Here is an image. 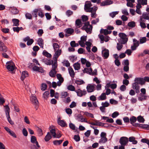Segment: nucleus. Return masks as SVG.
<instances>
[{
    "label": "nucleus",
    "instance_id": "nucleus-1",
    "mask_svg": "<svg viewBox=\"0 0 149 149\" xmlns=\"http://www.w3.org/2000/svg\"><path fill=\"white\" fill-rule=\"evenodd\" d=\"M56 77L57 79L58 80V81L57 82V83L55 82H52V86L54 88H56L57 85L60 86L64 81V79L61 74H57Z\"/></svg>",
    "mask_w": 149,
    "mask_h": 149
},
{
    "label": "nucleus",
    "instance_id": "nucleus-2",
    "mask_svg": "<svg viewBox=\"0 0 149 149\" xmlns=\"http://www.w3.org/2000/svg\"><path fill=\"white\" fill-rule=\"evenodd\" d=\"M118 36L120 38L119 40V43L124 44L127 42L128 38L125 34L122 33H119Z\"/></svg>",
    "mask_w": 149,
    "mask_h": 149
},
{
    "label": "nucleus",
    "instance_id": "nucleus-3",
    "mask_svg": "<svg viewBox=\"0 0 149 149\" xmlns=\"http://www.w3.org/2000/svg\"><path fill=\"white\" fill-rule=\"evenodd\" d=\"M92 28V26L90 24L89 22H87L84 23V25L81 28V29L82 30H85L87 33L90 34L91 33Z\"/></svg>",
    "mask_w": 149,
    "mask_h": 149
},
{
    "label": "nucleus",
    "instance_id": "nucleus-4",
    "mask_svg": "<svg viewBox=\"0 0 149 149\" xmlns=\"http://www.w3.org/2000/svg\"><path fill=\"white\" fill-rule=\"evenodd\" d=\"M100 139L99 141V143L100 144H103L106 143L107 140L106 137L107 134L104 132H102L101 133L100 135Z\"/></svg>",
    "mask_w": 149,
    "mask_h": 149
},
{
    "label": "nucleus",
    "instance_id": "nucleus-5",
    "mask_svg": "<svg viewBox=\"0 0 149 149\" xmlns=\"http://www.w3.org/2000/svg\"><path fill=\"white\" fill-rule=\"evenodd\" d=\"M31 101L35 105V108L37 110L39 107V102L36 96L32 95L30 97Z\"/></svg>",
    "mask_w": 149,
    "mask_h": 149
},
{
    "label": "nucleus",
    "instance_id": "nucleus-6",
    "mask_svg": "<svg viewBox=\"0 0 149 149\" xmlns=\"http://www.w3.org/2000/svg\"><path fill=\"white\" fill-rule=\"evenodd\" d=\"M7 68L9 71H13L15 69V65L14 63L12 61L7 62L6 63Z\"/></svg>",
    "mask_w": 149,
    "mask_h": 149
},
{
    "label": "nucleus",
    "instance_id": "nucleus-7",
    "mask_svg": "<svg viewBox=\"0 0 149 149\" xmlns=\"http://www.w3.org/2000/svg\"><path fill=\"white\" fill-rule=\"evenodd\" d=\"M133 45L131 46V48L132 50L134 51L137 48L139 45V42L135 38L133 39Z\"/></svg>",
    "mask_w": 149,
    "mask_h": 149
},
{
    "label": "nucleus",
    "instance_id": "nucleus-8",
    "mask_svg": "<svg viewBox=\"0 0 149 149\" xmlns=\"http://www.w3.org/2000/svg\"><path fill=\"white\" fill-rule=\"evenodd\" d=\"M95 84H88L86 86L87 91L88 93L93 92L95 90Z\"/></svg>",
    "mask_w": 149,
    "mask_h": 149
},
{
    "label": "nucleus",
    "instance_id": "nucleus-9",
    "mask_svg": "<svg viewBox=\"0 0 149 149\" xmlns=\"http://www.w3.org/2000/svg\"><path fill=\"white\" fill-rule=\"evenodd\" d=\"M119 142L121 145L125 146L128 142V139L126 137H122L120 139Z\"/></svg>",
    "mask_w": 149,
    "mask_h": 149
},
{
    "label": "nucleus",
    "instance_id": "nucleus-10",
    "mask_svg": "<svg viewBox=\"0 0 149 149\" xmlns=\"http://www.w3.org/2000/svg\"><path fill=\"white\" fill-rule=\"evenodd\" d=\"M92 6L91 3L90 1H87L86 2L84 9L86 12H87V10H89L91 9H93L94 8L93 7H91Z\"/></svg>",
    "mask_w": 149,
    "mask_h": 149
},
{
    "label": "nucleus",
    "instance_id": "nucleus-11",
    "mask_svg": "<svg viewBox=\"0 0 149 149\" xmlns=\"http://www.w3.org/2000/svg\"><path fill=\"white\" fill-rule=\"evenodd\" d=\"M97 9V7H95L94 8L92 9H91L89 10H87V12L91 13V17L93 18H95L96 17V12Z\"/></svg>",
    "mask_w": 149,
    "mask_h": 149
},
{
    "label": "nucleus",
    "instance_id": "nucleus-12",
    "mask_svg": "<svg viewBox=\"0 0 149 149\" xmlns=\"http://www.w3.org/2000/svg\"><path fill=\"white\" fill-rule=\"evenodd\" d=\"M75 92L77 93V95L79 97H82L83 95H85L86 93V91L85 90H81L80 89L76 90Z\"/></svg>",
    "mask_w": 149,
    "mask_h": 149
},
{
    "label": "nucleus",
    "instance_id": "nucleus-13",
    "mask_svg": "<svg viewBox=\"0 0 149 149\" xmlns=\"http://www.w3.org/2000/svg\"><path fill=\"white\" fill-rule=\"evenodd\" d=\"M102 56L104 59L107 58L109 56V50L106 49H105L102 50Z\"/></svg>",
    "mask_w": 149,
    "mask_h": 149
},
{
    "label": "nucleus",
    "instance_id": "nucleus-14",
    "mask_svg": "<svg viewBox=\"0 0 149 149\" xmlns=\"http://www.w3.org/2000/svg\"><path fill=\"white\" fill-rule=\"evenodd\" d=\"M54 60H57L61 54L62 50L61 49L54 51Z\"/></svg>",
    "mask_w": 149,
    "mask_h": 149
},
{
    "label": "nucleus",
    "instance_id": "nucleus-15",
    "mask_svg": "<svg viewBox=\"0 0 149 149\" xmlns=\"http://www.w3.org/2000/svg\"><path fill=\"white\" fill-rule=\"evenodd\" d=\"M58 124L62 127L67 126V125L66 123L63 120H61L60 118H58L57 120Z\"/></svg>",
    "mask_w": 149,
    "mask_h": 149
},
{
    "label": "nucleus",
    "instance_id": "nucleus-16",
    "mask_svg": "<svg viewBox=\"0 0 149 149\" xmlns=\"http://www.w3.org/2000/svg\"><path fill=\"white\" fill-rule=\"evenodd\" d=\"M135 81H137L138 84H141V85H143L144 84L145 80L143 78H141L140 77L136 78L135 79Z\"/></svg>",
    "mask_w": 149,
    "mask_h": 149
},
{
    "label": "nucleus",
    "instance_id": "nucleus-17",
    "mask_svg": "<svg viewBox=\"0 0 149 149\" xmlns=\"http://www.w3.org/2000/svg\"><path fill=\"white\" fill-rule=\"evenodd\" d=\"M37 44L41 48L43 49L44 47V41L41 38H39L37 40Z\"/></svg>",
    "mask_w": 149,
    "mask_h": 149
},
{
    "label": "nucleus",
    "instance_id": "nucleus-18",
    "mask_svg": "<svg viewBox=\"0 0 149 149\" xmlns=\"http://www.w3.org/2000/svg\"><path fill=\"white\" fill-rule=\"evenodd\" d=\"M127 1V6L128 7H130L131 8H133L134 6L133 3L135 2L134 0H126Z\"/></svg>",
    "mask_w": 149,
    "mask_h": 149
},
{
    "label": "nucleus",
    "instance_id": "nucleus-19",
    "mask_svg": "<svg viewBox=\"0 0 149 149\" xmlns=\"http://www.w3.org/2000/svg\"><path fill=\"white\" fill-rule=\"evenodd\" d=\"M68 70L71 77L73 78L74 77L75 73L72 68L70 67L68 68Z\"/></svg>",
    "mask_w": 149,
    "mask_h": 149
},
{
    "label": "nucleus",
    "instance_id": "nucleus-20",
    "mask_svg": "<svg viewBox=\"0 0 149 149\" xmlns=\"http://www.w3.org/2000/svg\"><path fill=\"white\" fill-rule=\"evenodd\" d=\"M113 3V1H111V0L107 1L101 3L100 4V5L101 6L108 5L112 4Z\"/></svg>",
    "mask_w": 149,
    "mask_h": 149
},
{
    "label": "nucleus",
    "instance_id": "nucleus-21",
    "mask_svg": "<svg viewBox=\"0 0 149 149\" xmlns=\"http://www.w3.org/2000/svg\"><path fill=\"white\" fill-rule=\"evenodd\" d=\"M33 70L34 71H38L41 73L43 72V69L40 67H38L35 66L33 68Z\"/></svg>",
    "mask_w": 149,
    "mask_h": 149
},
{
    "label": "nucleus",
    "instance_id": "nucleus-22",
    "mask_svg": "<svg viewBox=\"0 0 149 149\" xmlns=\"http://www.w3.org/2000/svg\"><path fill=\"white\" fill-rule=\"evenodd\" d=\"M92 71V69L91 68H85L83 70V71L84 73H87L90 75H91Z\"/></svg>",
    "mask_w": 149,
    "mask_h": 149
},
{
    "label": "nucleus",
    "instance_id": "nucleus-23",
    "mask_svg": "<svg viewBox=\"0 0 149 149\" xmlns=\"http://www.w3.org/2000/svg\"><path fill=\"white\" fill-rule=\"evenodd\" d=\"M100 32L101 33H103L105 35H107L110 34L111 32V31H109L108 29H101L100 31Z\"/></svg>",
    "mask_w": 149,
    "mask_h": 149
},
{
    "label": "nucleus",
    "instance_id": "nucleus-24",
    "mask_svg": "<svg viewBox=\"0 0 149 149\" xmlns=\"http://www.w3.org/2000/svg\"><path fill=\"white\" fill-rule=\"evenodd\" d=\"M82 25L81 21L79 19H77L75 21V26L77 28H80Z\"/></svg>",
    "mask_w": 149,
    "mask_h": 149
},
{
    "label": "nucleus",
    "instance_id": "nucleus-25",
    "mask_svg": "<svg viewBox=\"0 0 149 149\" xmlns=\"http://www.w3.org/2000/svg\"><path fill=\"white\" fill-rule=\"evenodd\" d=\"M28 73L26 71H23L22 74L21 79L23 81L26 77H28Z\"/></svg>",
    "mask_w": 149,
    "mask_h": 149
},
{
    "label": "nucleus",
    "instance_id": "nucleus-26",
    "mask_svg": "<svg viewBox=\"0 0 149 149\" xmlns=\"http://www.w3.org/2000/svg\"><path fill=\"white\" fill-rule=\"evenodd\" d=\"M99 100H103L106 99V94L105 93H103L97 98Z\"/></svg>",
    "mask_w": 149,
    "mask_h": 149
},
{
    "label": "nucleus",
    "instance_id": "nucleus-27",
    "mask_svg": "<svg viewBox=\"0 0 149 149\" xmlns=\"http://www.w3.org/2000/svg\"><path fill=\"white\" fill-rule=\"evenodd\" d=\"M11 13L13 14H16L18 13L19 11L17 8L15 7H11L10 8Z\"/></svg>",
    "mask_w": 149,
    "mask_h": 149
},
{
    "label": "nucleus",
    "instance_id": "nucleus-28",
    "mask_svg": "<svg viewBox=\"0 0 149 149\" xmlns=\"http://www.w3.org/2000/svg\"><path fill=\"white\" fill-rule=\"evenodd\" d=\"M42 61L47 65H51L52 63V61L47 58H44L42 60Z\"/></svg>",
    "mask_w": 149,
    "mask_h": 149
},
{
    "label": "nucleus",
    "instance_id": "nucleus-29",
    "mask_svg": "<svg viewBox=\"0 0 149 149\" xmlns=\"http://www.w3.org/2000/svg\"><path fill=\"white\" fill-rule=\"evenodd\" d=\"M129 141L132 142V144H136L137 143V141L135 140V138L133 136H131L129 138Z\"/></svg>",
    "mask_w": 149,
    "mask_h": 149
},
{
    "label": "nucleus",
    "instance_id": "nucleus-30",
    "mask_svg": "<svg viewBox=\"0 0 149 149\" xmlns=\"http://www.w3.org/2000/svg\"><path fill=\"white\" fill-rule=\"evenodd\" d=\"M78 117L79 119L78 120L81 122H85L87 123V121L85 118H84L82 116L79 115Z\"/></svg>",
    "mask_w": 149,
    "mask_h": 149
},
{
    "label": "nucleus",
    "instance_id": "nucleus-31",
    "mask_svg": "<svg viewBox=\"0 0 149 149\" xmlns=\"http://www.w3.org/2000/svg\"><path fill=\"white\" fill-rule=\"evenodd\" d=\"M12 20L13 23V26H17L19 25V20L18 19H13Z\"/></svg>",
    "mask_w": 149,
    "mask_h": 149
},
{
    "label": "nucleus",
    "instance_id": "nucleus-32",
    "mask_svg": "<svg viewBox=\"0 0 149 149\" xmlns=\"http://www.w3.org/2000/svg\"><path fill=\"white\" fill-rule=\"evenodd\" d=\"M65 31L67 33L70 35L72 34L74 31V29L71 28L67 29Z\"/></svg>",
    "mask_w": 149,
    "mask_h": 149
},
{
    "label": "nucleus",
    "instance_id": "nucleus-33",
    "mask_svg": "<svg viewBox=\"0 0 149 149\" xmlns=\"http://www.w3.org/2000/svg\"><path fill=\"white\" fill-rule=\"evenodd\" d=\"M147 40H148L146 37H141L139 42L140 44H143L146 43Z\"/></svg>",
    "mask_w": 149,
    "mask_h": 149
},
{
    "label": "nucleus",
    "instance_id": "nucleus-34",
    "mask_svg": "<svg viewBox=\"0 0 149 149\" xmlns=\"http://www.w3.org/2000/svg\"><path fill=\"white\" fill-rule=\"evenodd\" d=\"M56 72L55 70L54 69L52 70L49 73V75L52 77H55Z\"/></svg>",
    "mask_w": 149,
    "mask_h": 149
},
{
    "label": "nucleus",
    "instance_id": "nucleus-35",
    "mask_svg": "<svg viewBox=\"0 0 149 149\" xmlns=\"http://www.w3.org/2000/svg\"><path fill=\"white\" fill-rule=\"evenodd\" d=\"M7 50V47L5 46L4 43L3 45L0 46V51L3 52H6Z\"/></svg>",
    "mask_w": 149,
    "mask_h": 149
},
{
    "label": "nucleus",
    "instance_id": "nucleus-36",
    "mask_svg": "<svg viewBox=\"0 0 149 149\" xmlns=\"http://www.w3.org/2000/svg\"><path fill=\"white\" fill-rule=\"evenodd\" d=\"M52 138V136L50 135V133L48 132L47 135L45 136V140L46 141H48L50 140Z\"/></svg>",
    "mask_w": 149,
    "mask_h": 149
},
{
    "label": "nucleus",
    "instance_id": "nucleus-37",
    "mask_svg": "<svg viewBox=\"0 0 149 149\" xmlns=\"http://www.w3.org/2000/svg\"><path fill=\"white\" fill-rule=\"evenodd\" d=\"M53 47L54 49V51H55L59 49V45L56 43H54L53 44Z\"/></svg>",
    "mask_w": 149,
    "mask_h": 149
},
{
    "label": "nucleus",
    "instance_id": "nucleus-38",
    "mask_svg": "<svg viewBox=\"0 0 149 149\" xmlns=\"http://www.w3.org/2000/svg\"><path fill=\"white\" fill-rule=\"evenodd\" d=\"M42 54L47 57L50 58L52 57V55L51 54L45 50H44L43 51Z\"/></svg>",
    "mask_w": 149,
    "mask_h": 149
},
{
    "label": "nucleus",
    "instance_id": "nucleus-39",
    "mask_svg": "<svg viewBox=\"0 0 149 149\" xmlns=\"http://www.w3.org/2000/svg\"><path fill=\"white\" fill-rule=\"evenodd\" d=\"M49 93L48 91H46L45 92L43 95V97L45 99H47L49 97Z\"/></svg>",
    "mask_w": 149,
    "mask_h": 149
},
{
    "label": "nucleus",
    "instance_id": "nucleus-40",
    "mask_svg": "<svg viewBox=\"0 0 149 149\" xmlns=\"http://www.w3.org/2000/svg\"><path fill=\"white\" fill-rule=\"evenodd\" d=\"M54 60V62L53 63H52V69H54L55 70L57 67V60Z\"/></svg>",
    "mask_w": 149,
    "mask_h": 149
},
{
    "label": "nucleus",
    "instance_id": "nucleus-41",
    "mask_svg": "<svg viewBox=\"0 0 149 149\" xmlns=\"http://www.w3.org/2000/svg\"><path fill=\"white\" fill-rule=\"evenodd\" d=\"M74 67L75 70H78L80 68V64L78 63H75L74 64Z\"/></svg>",
    "mask_w": 149,
    "mask_h": 149
},
{
    "label": "nucleus",
    "instance_id": "nucleus-42",
    "mask_svg": "<svg viewBox=\"0 0 149 149\" xmlns=\"http://www.w3.org/2000/svg\"><path fill=\"white\" fill-rule=\"evenodd\" d=\"M119 13V11L113 12L109 13V16L112 18H113L115 16L117 15Z\"/></svg>",
    "mask_w": 149,
    "mask_h": 149
},
{
    "label": "nucleus",
    "instance_id": "nucleus-43",
    "mask_svg": "<svg viewBox=\"0 0 149 149\" xmlns=\"http://www.w3.org/2000/svg\"><path fill=\"white\" fill-rule=\"evenodd\" d=\"M63 140H55L53 141V143L54 145H58L60 144L63 142Z\"/></svg>",
    "mask_w": 149,
    "mask_h": 149
},
{
    "label": "nucleus",
    "instance_id": "nucleus-44",
    "mask_svg": "<svg viewBox=\"0 0 149 149\" xmlns=\"http://www.w3.org/2000/svg\"><path fill=\"white\" fill-rule=\"evenodd\" d=\"M67 89L68 90L71 91H75V88L72 85H69L67 87Z\"/></svg>",
    "mask_w": 149,
    "mask_h": 149
},
{
    "label": "nucleus",
    "instance_id": "nucleus-45",
    "mask_svg": "<svg viewBox=\"0 0 149 149\" xmlns=\"http://www.w3.org/2000/svg\"><path fill=\"white\" fill-rule=\"evenodd\" d=\"M75 83L78 85H81L85 83V82L83 80H77L75 81Z\"/></svg>",
    "mask_w": 149,
    "mask_h": 149
},
{
    "label": "nucleus",
    "instance_id": "nucleus-46",
    "mask_svg": "<svg viewBox=\"0 0 149 149\" xmlns=\"http://www.w3.org/2000/svg\"><path fill=\"white\" fill-rule=\"evenodd\" d=\"M84 115L87 117H90L92 118H94L93 115L92 114L89 113L87 111L84 112Z\"/></svg>",
    "mask_w": 149,
    "mask_h": 149
},
{
    "label": "nucleus",
    "instance_id": "nucleus-47",
    "mask_svg": "<svg viewBox=\"0 0 149 149\" xmlns=\"http://www.w3.org/2000/svg\"><path fill=\"white\" fill-rule=\"evenodd\" d=\"M68 94L66 92H63L61 93V97L62 98H64L68 96Z\"/></svg>",
    "mask_w": 149,
    "mask_h": 149
},
{
    "label": "nucleus",
    "instance_id": "nucleus-48",
    "mask_svg": "<svg viewBox=\"0 0 149 149\" xmlns=\"http://www.w3.org/2000/svg\"><path fill=\"white\" fill-rule=\"evenodd\" d=\"M137 120L139 123H143L145 121L144 119L141 116H139L137 117Z\"/></svg>",
    "mask_w": 149,
    "mask_h": 149
},
{
    "label": "nucleus",
    "instance_id": "nucleus-49",
    "mask_svg": "<svg viewBox=\"0 0 149 149\" xmlns=\"http://www.w3.org/2000/svg\"><path fill=\"white\" fill-rule=\"evenodd\" d=\"M38 15L41 18L43 17L44 16V15L42 12V10L40 8H39Z\"/></svg>",
    "mask_w": 149,
    "mask_h": 149
},
{
    "label": "nucleus",
    "instance_id": "nucleus-50",
    "mask_svg": "<svg viewBox=\"0 0 149 149\" xmlns=\"http://www.w3.org/2000/svg\"><path fill=\"white\" fill-rule=\"evenodd\" d=\"M63 63L64 65H65L67 67H69L70 65V63L67 60H64L63 62Z\"/></svg>",
    "mask_w": 149,
    "mask_h": 149
},
{
    "label": "nucleus",
    "instance_id": "nucleus-51",
    "mask_svg": "<svg viewBox=\"0 0 149 149\" xmlns=\"http://www.w3.org/2000/svg\"><path fill=\"white\" fill-rule=\"evenodd\" d=\"M31 141L32 143H35L37 141L36 137L34 136H31Z\"/></svg>",
    "mask_w": 149,
    "mask_h": 149
},
{
    "label": "nucleus",
    "instance_id": "nucleus-52",
    "mask_svg": "<svg viewBox=\"0 0 149 149\" xmlns=\"http://www.w3.org/2000/svg\"><path fill=\"white\" fill-rule=\"evenodd\" d=\"M41 90L44 91L47 88V86L46 84L43 83L41 85Z\"/></svg>",
    "mask_w": 149,
    "mask_h": 149
},
{
    "label": "nucleus",
    "instance_id": "nucleus-53",
    "mask_svg": "<svg viewBox=\"0 0 149 149\" xmlns=\"http://www.w3.org/2000/svg\"><path fill=\"white\" fill-rule=\"evenodd\" d=\"M135 126L137 127H141L143 128L146 127V126H148L144 124H140L139 123H137V124H136L135 125Z\"/></svg>",
    "mask_w": 149,
    "mask_h": 149
},
{
    "label": "nucleus",
    "instance_id": "nucleus-54",
    "mask_svg": "<svg viewBox=\"0 0 149 149\" xmlns=\"http://www.w3.org/2000/svg\"><path fill=\"white\" fill-rule=\"evenodd\" d=\"M128 26L130 27H133L135 26V23L133 21L131 22L128 23Z\"/></svg>",
    "mask_w": 149,
    "mask_h": 149
},
{
    "label": "nucleus",
    "instance_id": "nucleus-55",
    "mask_svg": "<svg viewBox=\"0 0 149 149\" xmlns=\"http://www.w3.org/2000/svg\"><path fill=\"white\" fill-rule=\"evenodd\" d=\"M50 132L52 134V135L54 138L56 137V133L55 130L54 129H52L50 130Z\"/></svg>",
    "mask_w": 149,
    "mask_h": 149
},
{
    "label": "nucleus",
    "instance_id": "nucleus-56",
    "mask_svg": "<svg viewBox=\"0 0 149 149\" xmlns=\"http://www.w3.org/2000/svg\"><path fill=\"white\" fill-rule=\"evenodd\" d=\"M122 44L121 43H117V49L119 51L121 50V49L123 47V45H122Z\"/></svg>",
    "mask_w": 149,
    "mask_h": 149
},
{
    "label": "nucleus",
    "instance_id": "nucleus-57",
    "mask_svg": "<svg viewBox=\"0 0 149 149\" xmlns=\"http://www.w3.org/2000/svg\"><path fill=\"white\" fill-rule=\"evenodd\" d=\"M141 142L143 143H146L148 146H149V140L148 139H143L141 140Z\"/></svg>",
    "mask_w": 149,
    "mask_h": 149
},
{
    "label": "nucleus",
    "instance_id": "nucleus-58",
    "mask_svg": "<svg viewBox=\"0 0 149 149\" xmlns=\"http://www.w3.org/2000/svg\"><path fill=\"white\" fill-rule=\"evenodd\" d=\"M137 2L138 3L136 6V9H140L142 7L140 0H137Z\"/></svg>",
    "mask_w": 149,
    "mask_h": 149
},
{
    "label": "nucleus",
    "instance_id": "nucleus-59",
    "mask_svg": "<svg viewBox=\"0 0 149 149\" xmlns=\"http://www.w3.org/2000/svg\"><path fill=\"white\" fill-rule=\"evenodd\" d=\"M82 20L83 22H86L88 19V18L87 16L83 15L81 16Z\"/></svg>",
    "mask_w": 149,
    "mask_h": 149
},
{
    "label": "nucleus",
    "instance_id": "nucleus-60",
    "mask_svg": "<svg viewBox=\"0 0 149 149\" xmlns=\"http://www.w3.org/2000/svg\"><path fill=\"white\" fill-rule=\"evenodd\" d=\"M136 119L135 117L133 116L130 119V120L131 122V123L132 124L133 123L135 122L136 121Z\"/></svg>",
    "mask_w": 149,
    "mask_h": 149
},
{
    "label": "nucleus",
    "instance_id": "nucleus-61",
    "mask_svg": "<svg viewBox=\"0 0 149 149\" xmlns=\"http://www.w3.org/2000/svg\"><path fill=\"white\" fill-rule=\"evenodd\" d=\"M25 17L26 19H31L32 17L31 14L29 13H27L25 14Z\"/></svg>",
    "mask_w": 149,
    "mask_h": 149
},
{
    "label": "nucleus",
    "instance_id": "nucleus-62",
    "mask_svg": "<svg viewBox=\"0 0 149 149\" xmlns=\"http://www.w3.org/2000/svg\"><path fill=\"white\" fill-rule=\"evenodd\" d=\"M39 8L35 9L33 12V14L34 15L35 17H37V13L38 12Z\"/></svg>",
    "mask_w": 149,
    "mask_h": 149
},
{
    "label": "nucleus",
    "instance_id": "nucleus-63",
    "mask_svg": "<svg viewBox=\"0 0 149 149\" xmlns=\"http://www.w3.org/2000/svg\"><path fill=\"white\" fill-rule=\"evenodd\" d=\"M73 12L70 10H68L66 12V15L68 17L70 16L73 14Z\"/></svg>",
    "mask_w": 149,
    "mask_h": 149
},
{
    "label": "nucleus",
    "instance_id": "nucleus-64",
    "mask_svg": "<svg viewBox=\"0 0 149 149\" xmlns=\"http://www.w3.org/2000/svg\"><path fill=\"white\" fill-rule=\"evenodd\" d=\"M143 17L144 19L148 20L149 19V13L143 14Z\"/></svg>",
    "mask_w": 149,
    "mask_h": 149
}]
</instances>
